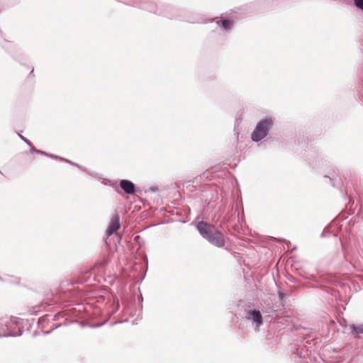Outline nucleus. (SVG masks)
<instances>
[{
    "mask_svg": "<svg viewBox=\"0 0 363 363\" xmlns=\"http://www.w3.org/2000/svg\"><path fill=\"white\" fill-rule=\"evenodd\" d=\"M197 229L201 235L211 244L217 247L224 245L225 241L223 235L216 230L213 226L207 223L201 221L197 224Z\"/></svg>",
    "mask_w": 363,
    "mask_h": 363,
    "instance_id": "nucleus-1",
    "label": "nucleus"
},
{
    "mask_svg": "<svg viewBox=\"0 0 363 363\" xmlns=\"http://www.w3.org/2000/svg\"><path fill=\"white\" fill-rule=\"evenodd\" d=\"M275 118L267 116L259 120L251 134L252 140L259 142L266 138L270 130L273 128Z\"/></svg>",
    "mask_w": 363,
    "mask_h": 363,
    "instance_id": "nucleus-2",
    "label": "nucleus"
},
{
    "mask_svg": "<svg viewBox=\"0 0 363 363\" xmlns=\"http://www.w3.org/2000/svg\"><path fill=\"white\" fill-rule=\"evenodd\" d=\"M119 216L118 215L114 216L110 222L108 228L107 230V235H111L115 233L120 228Z\"/></svg>",
    "mask_w": 363,
    "mask_h": 363,
    "instance_id": "nucleus-3",
    "label": "nucleus"
},
{
    "mask_svg": "<svg viewBox=\"0 0 363 363\" xmlns=\"http://www.w3.org/2000/svg\"><path fill=\"white\" fill-rule=\"evenodd\" d=\"M120 186L128 194H133L135 193V185L129 180H121L120 182Z\"/></svg>",
    "mask_w": 363,
    "mask_h": 363,
    "instance_id": "nucleus-4",
    "label": "nucleus"
},
{
    "mask_svg": "<svg viewBox=\"0 0 363 363\" xmlns=\"http://www.w3.org/2000/svg\"><path fill=\"white\" fill-rule=\"evenodd\" d=\"M217 23L224 31L230 30L233 25V22L228 19H222L220 21H217Z\"/></svg>",
    "mask_w": 363,
    "mask_h": 363,
    "instance_id": "nucleus-5",
    "label": "nucleus"
},
{
    "mask_svg": "<svg viewBox=\"0 0 363 363\" xmlns=\"http://www.w3.org/2000/svg\"><path fill=\"white\" fill-rule=\"evenodd\" d=\"M250 318L253 320V321L256 322L258 325L262 324V318L261 313L258 311H252L250 312Z\"/></svg>",
    "mask_w": 363,
    "mask_h": 363,
    "instance_id": "nucleus-6",
    "label": "nucleus"
},
{
    "mask_svg": "<svg viewBox=\"0 0 363 363\" xmlns=\"http://www.w3.org/2000/svg\"><path fill=\"white\" fill-rule=\"evenodd\" d=\"M352 333L355 335H358L360 333H363V323L358 325H351Z\"/></svg>",
    "mask_w": 363,
    "mask_h": 363,
    "instance_id": "nucleus-7",
    "label": "nucleus"
},
{
    "mask_svg": "<svg viewBox=\"0 0 363 363\" xmlns=\"http://www.w3.org/2000/svg\"><path fill=\"white\" fill-rule=\"evenodd\" d=\"M354 3L358 9L363 10V0H354Z\"/></svg>",
    "mask_w": 363,
    "mask_h": 363,
    "instance_id": "nucleus-8",
    "label": "nucleus"
},
{
    "mask_svg": "<svg viewBox=\"0 0 363 363\" xmlns=\"http://www.w3.org/2000/svg\"><path fill=\"white\" fill-rule=\"evenodd\" d=\"M19 136L26 144H28L29 146H31V143L29 142V140H28L26 138H24L21 135H19Z\"/></svg>",
    "mask_w": 363,
    "mask_h": 363,
    "instance_id": "nucleus-9",
    "label": "nucleus"
},
{
    "mask_svg": "<svg viewBox=\"0 0 363 363\" xmlns=\"http://www.w3.org/2000/svg\"><path fill=\"white\" fill-rule=\"evenodd\" d=\"M35 152L38 153V154H40V155H48L46 152H43V151H41V150H35Z\"/></svg>",
    "mask_w": 363,
    "mask_h": 363,
    "instance_id": "nucleus-10",
    "label": "nucleus"
},
{
    "mask_svg": "<svg viewBox=\"0 0 363 363\" xmlns=\"http://www.w3.org/2000/svg\"><path fill=\"white\" fill-rule=\"evenodd\" d=\"M284 275L289 280H291L292 279V276L291 275V274H284Z\"/></svg>",
    "mask_w": 363,
    "mask_h": 363,
    "instance_id": "nucleus-11",
    "label": "nucleus"
},
{
    "mask_svg": "<svg viewBox=\"0 0 363 363\" xmlns=\"http://www.w3.org/2000/svg\"><path fill=\"white\" fill-rule=\"evenodd\" d=\"M143 8L145 9H149V8L147 6H141Z\"/></svg>",
    "mask_w": 363,
    "mask_h": 363,
    "instance_id": "nucleus-12",
    "label": "nucleus"
},
{
    "mask_svg": "<svg viewBox=\"0 0 363 363\" xmlns=\"http://www.w3.org/2000/svg\"><path fill=\"white\" fill-rule=\"evenodd\" d=\"M51 157L52 158H57V156H55V155H50Z\"/></svg>",
    "mask_w": 363,
    "mask_h": 363,
    "instance_id": "nucleus-13",
    "label": "nucleus"
}]
</instances>
